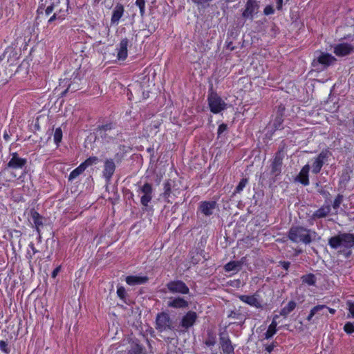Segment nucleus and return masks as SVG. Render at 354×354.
I'll return each mask as SVG.
<instances>
[{"label":"nucleus","mask_w":354,"mask_h":354,"mask_svg":"<svg viewBox=\"0 0 354 354\" xmlns=\"http://www.w3.org/2000/svg\"><path fill=\"white\" fill-rule=\"evenodd\" d=\"M346 308L349 311L347 317L354 318V301L348 300L346 301Z\"/></svg>","instance_id":"nucleus-42"},{"label":"nucleus","mask_w":354,"mask_h":354,"mask_svg":"<svg viewBox=\"0 0 354 354\" xmlns=\"http://www.w3.org/2000/svg\"><path fill=\"white\" fill-rule=\"evenodd\" d=\"M167 307L176 309H185L188 308L189 302L184 297H169L167 303Z\"/></svg>","instance_id":"nucleus-14"},{"label":"nucleus","mask_w":354,"mask_h":354,"mask_svg":"<svg viewBox=\"0 0 354 354\" xmlns=\"http://www.w3.org/2000/svg\"><path fill=\"white\" fill-rule=\"evenodd\" d=\"M192 1L196 5H203L212 1V0H192Z\"/></svg>","instance_id":"nucleus-57"},{"label":"nucleus","mask_w":354,"mask_h":354,"mask_svg":"<svg viewBox=\"0 0 354 354\" xmlns=\"http://www.w3.org/2000/svg\"><path fill=\"white\" fill-rule=\"evenodd\" d=\"M197 319V313L194 311L189 310L182 317L180 326L183 328L184 331H187L195 324Z\"/></svg>","instance_id":"nucleus-10"},{"label":"nucleus","mask_w":354,"mask_h":354,"mask_svg":"<svg viewBox=\"0 0 354 354\" xmlns=\"http://www.w3.org/2000/svg\"><path fill=\"white\" fill-rule=\"evenodd\" d=\"M317 233L301 226H292L288 232V238L294 243L310 244Z\"/></svg>","instance_id":"nucleus-1"},{"label":"nucleus","mask_w":354,"mask_h":354,"mask_svg":"<svg viewBox=\"0 0 354 354\" xmlns=\"http://www.w3.org/2000/svg\"><path fill=\"white\" fill-rule=\"evenodd\" d=\"M330 205H324L313 214L312 218L313 219L325 218L330 214Z\"/></svg>","instance_id":"nucleus-27"},{"label":"nucleus","mask_w":354,"mask_h":354,"mask_svg":"<svg viewBox=\"0 0 354 354\" xmlns=\"http://www.w3.org/2000/svg\"><path fill=\"white\" fill-rule=\"evenodd\" d=\"M27 163L26 158H20L17 152L12 153V158L7 164V167L12 169H21Z\"/></svg>","instance_id":"nucleus-17"},{"label":"nucleus","mask_w":354,"mask_h":354,"mask_svg":"<svg viewBox=\"0 0 354 354\" xmlns=\"http://www.w3.org/2000/svg\"><path fill=\"white\" fill-rule=\"evenodd\" d=\"M118 297L122 299L124 302H126L127 292L123 286H118L117 290Z\"/></svg>","instance_id":"nucleus-40"},{"label":"nucleus","mask_w":354,"mask_h":354,"mask_svg":"<svg viewBox=\"0 0 354 354\" xmlns=\"http://www.w3.org/2000/svg\"><path fill=\"white\" fill-rule=\"evenodd\" d=\"M171 183L170 180H167L164 183L163 197L167 198L171 194Z\"/></svg>","instance_id":"nucleus-37"},{"label":"nucleus","mask_w":354,"mask_h":354,"mask_svg":"<svg viewBox=\"0 0 354 354\" xmlns=\"http://www.w3.org/2000/svg\"><path fill=\"white\" fill-rule=\"evenodd\" d=\"M227 129V125L225 123H223L218 126L217 134L219 137L224 131Z\"/></svg>","instance_id":"nucleus-51"},{"label":"nucleus","mask_w":354,"mask_h":354,"mask_svg":"<svg viewBox=\"0 0 354 354\" xmlns=\"http://www.w3.org/2000/svg\"><path fill=\"white\" fill-rule=\"evenodd\" d=\"M310 170L309 165H304L299 174L295 177V181H298L304 186L309 185L308 173Z\"/></svg>","instance_id":"nucleus-19"},{"label":"nucleus","mask_w":354,"mask_h":354,"mask_svg":"<svg viewBox=\"0 0 354 354\" xmlns=\"http://www.w3.org/2000/svg\"><path fill=\"white\" fill-rule=\"evenodd\" d=\"M216 205V201H203L201 203L199 209L204 215L209 216L213 214Z\"/></svg>","instance_id":"nucleus-20"},{"label":"nucleus","mask_w":354,"mask_h":354,"mask_svg":"<svg viewBox=\"0 0 354 354\" xmlns=\"http://www.w3.org/2000/svg\"><path fill=\"white\" fill-rule=\"evenodd\" d=\"M259 296L257 293L252 295H242L239 296V298L241 301L257 308L262 309L263 306L259 300Z\"/></svg>","instance_id":"nucleus-16"},{"label":"nucleus","mask_w":354,"mask_h":354,"mask_svg":"<svg viewBox=\"0 0 354 354\" xmlns=\"http://www.w3.org/2000/svg\"><path fill=\"white\" fill-rule=\"evenodd\" d=\"M124 158V153H117L115 155V160L118 164L120 163Z\"/></svg>","instance_id":"nucleus-55"},{"label":"nucleus","mask_w":354,"mask_h":354,"mask_svg":"<svg viewBox=\"0 0 354 354\" xmlns=\"http://www.w3.org/2000/svg\"><path fill=\"white\" fill-rule=\"evenodd\" d=\"M156 328L160 332L174 330L173 322L167 313L161 312L157 314Z\"/></svg>","instance_id":"nucleus-4"},{"label":"nucleus","mask_w":354,"mask_h":354,"mask_svg":"<svg viewBox=\"0 0 354 354\" xmlns=\"http://www.w3.org/2000/svg\"><path fill=\"white\" fill-rule=\"evenodd\" d=\"M353 45L348 43H342L336 45L334 48V53L339 57H344L351 54L353 51Z\"/></svg>","instance_id":"nucleus-18"},{"label":"nucleus","mask_w":354,"mask_h":354,"mask_svg":"<svg viewBox=\"0 0 354 354\" xmlns=\"http://www.w3.org/2000/svg\"><path fill=\"white\" fill-rule=\"evenodd\" d=\"M149 278L146 276L138 277V276H128L126 277V282L130 286H135L139 284H143L148 281Z\"/></svg>","instance_id":"nucleus-26"},{"label":"nucleus","mask_w":354,"mask_h":354,"mask_svg":"<svg viewBox=\"0 0 354 354\" xmlns=\"http://www.w3.org/2000/svg\"><path fill=\"white\" fill-rule=\"evenodd\" d=\"M248 183V178H242L241 180V181L239 182V183L238 184V185L236 186L234 194L240 193L243 189V188L245 187V185H247Z\"/></svg>","instance_id":"nucleus-41"},{"label":"nucleus","mask_w":354,"mask_h":354,"mask_svg":"<svg viewBox=\"0 0 354 354\" xmlns=\"http://www.w3.org/2000/svg\"><path fill=\"white\" fill-rule=\"evenodd\" d=\"M331 156L332 153L330 150L327 149L322 150L313 160L312 172L315 174L319 173L324 162L327 161L328 158Z\"/></svg>","instance_id":"nucleus-6"},{"label":"nucleus","mask_w":354,"mask_h":354,"mask_svg":"<svg viewBox=\"0 0 354 354\" xmlns=\"http://www.w3.org/2000/svg\"><path fill=\"white\" fill-rule=\"evenodd\" d=\"M316 186L318 187L317 192L326 198H328L330 196V193L324 189V187L319 186V183H316Z\"/></svg>","instance_id":"nucleus-47"},{"label":"nucleus","mask_w":354,"mask_h":354,"mask_svg":"<svg viewBox=\"0 0 354 354\" xmlns=\"http://www.w3.org/2000/svg\"><path fill=\"white\" fill-rule=\"evenodd\" d=\"M55 19H64V18L63 17H59V15H58V13L55 12L54 14L48 19V24H51Z\"/></svg>","instance_id":"nucleus-53"},{"label":"nucleus","mask_w":354,"mask_h":354,"mask_svg":"<svg viewBox=\"0 0 354 354\" xmlns=\"http://www.w3.org/2000/svg\"><path fill=\"white\" fill-rule=\"evenodd\" d=\"M99 162V159L96 156H91L87 158L84 162L81 163L83 165L84 168L86 169L88 167L91 166L93 165H95Z\"/></svg>","instance_id":"nucleus-36"},{"label":"nucleus","mask_w":354,"mask_h":354,"mask_svg":"<svg viewBox=\"0 0 354 354\" xmlns=\"http://www.w3.org/2000/svg\"><path fill=\"white\" fill-rule=\"evenodd\" d=\"M245 260V257H243L240 261H231L224 266V270L226 272L239 271L241 270Z\"/></svg>","instance_id":"nucleus-23"},{"label":"nucleus","mask_w":354,"mask_h":354,"mask_svg":"<svg viewBox=\"0 0 354 354\" xmlns=\"http://www.w3.org/2000/svg\"><path fill=\"white\" fill-rule=\"evenodd\" d=\"M276 3H277V10H281L283 0H277Z\"/></svg>","instance_id":"nucleus-61"},{"label":"nucleus","mask_w":354,"mask_h":354,"mask_svg":"<svg viewBox=\"0 0 354 354\" xmlns=\"http://www.w3.org/2000/svg\"><path fill=\"white\" fill-rule=\"evenodd\" d=\"M279 263L286 271L288 270V269L290 268V261H281L279 262Z\"/></svg>","instance_id":"nucleus-54"},{"label":"nucleus","mask_w":354,"mask_h":354,"mask_svg":"<svg viewBox=\"0 0 354 354\" xmlns=\"http://www.w3.org/2000/svg\"><path fill=\"white\" fill-rule=\"evenodd\" d=\"M136 4L139 7L141 16L145 14V0H136Z\"/></svg>","instance_id":"nucleus-50"},{"label":"nucleus","mask_w":354,"mask_h":354,"mask_svg":"<svg viewBox=\"0 0 354 354\" xmlns=\"http://www.w3.org/2000/svg\"><path fill=\"white\" fill-rule=\"evenodd\" d=\"M328 308L326 305H317L313 307L312 309H317L315 313L316 318H319L322 315H327V313L324 312L325 309Z\"/></svg>","instance_id":"nucleus-35"},{"label":"nucleus","mask_w":354,"mask_h":354,"mask_svg":"<svg viewBox=\"0 0 354 354\" xmlns=\"http://www.w3.org/2000/svg\"><path fill=\"white\" fill-rule=\"evenodd\" d=\"M85 169L84 168L83 165L81 164L75 168L74 170H73L68 176V180H73V179L76 178L77 176H79Z\"/></svg>","instance_id":"nucleus-33"},{"label":"nucleus","mask_w":354,"mask_h":354,"mask_svg":"<svg viewBox=\"0 0 354 354\" xmlns=\"http://www.w3.org/2000/svg\"><path fill=\"white\" fill-rule=\"evenodd\" d=\"M124 13V7L122 4L118 3L113 11L111 23L117 24Z\"/></svg>","instance_id":"nucleus-28"},{"label":"nucleus","mask_w":354,"mask_h":354,"mask_svg":"<svg viewBox=\"0 0 354 354\" xmlns=\"http://www.w3.org/2000/svg\"><path fill=\"white\" fill-rule=\"evenodd\" d=\"M116 166L114 160L111 158L106 159L104 161L103 177L107 183H110L111 179L115 172Z\"/></svg>","instance_id":"nucleus-15"},{"label":"nucleus","mask_w":354,"mask_h":354,"mask_svg":"<svg viewBox=\"0 0 354 354\" xmlns=\"http://www.w3.org/2000/svg\"><path fill=\"white\" fill-rule=\"evenodd\" d=\"M139 190L143 194L140 198V203L144 207H147L153 197L152 185L149 183H146L140 187Z\"/></svg>","instance_id":"nucleus-12"},{"label":"nucleus","mask_w":354,"mask_h":354,"mask_svg":"<svg viewBox=\"0 0 354 354\" xmlns=\"http://www.w3.org/2000/svg\"><path fill=\"white\" fill-rule=\"evenodd\" d=\"M129 45V40L124 38L121 40L120 46L118 50V59L119 60H124L127 57V47Z\"/></svg>","instance_id":"nucleus-22"},{"label":"nucleus","mask_w":354,"mask_h":354,"mask_svg":"<svg viewBox=\"0 0 354 354\" xmlns=\"http://www.w3.org/2000/svg\"><path fill=\"white\" fill-rule=\"evenodd\" d=\"M277 323L275 321H272L271 324L268 326L267 331L265 333L266 339L271 338L277 332Z\"/></svg>","instance_id":"nucleus-32"},{"label":"nucleus","mask_w":354,"mask_h":354,"mask_svg":"<svg viewBox=\"0 0 354 354\" xmlns=\"http://www.w3.org/2000/svg\"><path fill=\"white\" fill-rule=\"evenodd\" d=\"M283 122V117L276 115L275 118L274 120V122H273L274 130L277 131V130L282 129H283V126H282Z\"/></svg>","instance_id":"nucleus-38"},{"label":"nucleus","mask_w":354,"mask_h":354,"mask_svg":"<svg viewBox=\"0 0 354 354\" xmlns=\"http://www.w3.org/2000/svg\"><path fill=\"white\" fill-rule=\"evenodd\" d=\"M142 351V348L139 344H135L129 351V354H140Z\"/></svg>","instance_id":"nucleus-48"},{"label":"nucleus","mask_w":354,"mask_h":354,"mask_svg":"<svg viewBox=\"0 0 354 354\" xmlns=\"http://www.w3.org/2000/svg\"><path fill=\"white\" fill-rule=\"evenodd\" d=\"M219 343L223 354H234V348L227 332L219 333Z\"/></svg>","instance_id":"nucleus-9"},{"label":"nucleus","mask_w":354,"mask_h":354,"mask_svg":"<svg viewBox=\"0 0 354 354\" xmlns=\"http://www.w3.org/2000/svg\"><path fill=\"white\" fill-rule=\"evenodd\" d=\"M226 48L230 50H234L235 49V46L233 45L232 41H227L226 42Z\"/></svg>","instance_id":"nucleus-58"},{"label":"nucleus","mask_w":354,"mask_h":354,"mask_svg":"<svg viewBox=\"0 0 354 354\" xmlns=\"http://www.w3.org/2000/svg\"><path fill=\"white\" fill-rule=\"evenodd\" d=\"M82 77L78 75L73 77L71 82L68 84V88L64 91V93L70 91L71 92L77 91L82 88L80 86L82 84Z\"/></svg>","instance_id":"nucleus-25"},{"label":"nucleus","mask_w":354,"mask_h":354,"mask_svg":"<svg viewBox=\"0 0 354 354\" xmlns=\"http://www.w3.org/2000/svg\"><path fill=\"white\" fill-rule=\"evenodd\" d=\"M115 129V124L112 122L99 126L97 131L102 138L106 140L113 139L116 133L113 132Z\"/></svg>","instance_id":"nucleus-13"},{"label":"nucleus","mask_w":354,"mask_h":354,"mask_svg":"<svg viewBox=\"0 0 354 354\" xmlns=\"http://www.w3.org/2000/svg\"><path fill=\"white\" fill-rule=\"evenodd\" d=\"M59 270H60V267H59H59H57V268H56L53 271V272H52V274H51L52 277H53V278H55V277H56V276L57 275L58 272H59Z\"/></svg>","instance_id":"nucleus-59"},{"label":"nucleus","mask_w":354,"mask_h":354,"mask_svg":"<svg viewBox=\"0 0 354 354\" xmlns=\"http://www.w3.org/2000/svg\"><path fill=\"white\" fill-rule=\"evenodd\" d=\"M328 245L333 249H337L340 246L350 249L354 246V234L351 233H342L332 236L328 239Z\"/></svg>","instance_id":"nucleus-2"},{"label":"nucleus","mask_w":354,"mask_h":354,"mask_svg":"<svg viewBox=\"0 0 354 354\" xmlns=\"http://www.w3.org/2000/svg\"><path fill=\"white\" fill-rule=\"evenodd\" d=\"M3 138L6 141H8L9 139H10V134L8 132H7L6 131H5L4 133H3Z\"/></svg>","instance_id":"nucleus-62"},{"label":"nucleus","mask_w":354,"mask_h":354,"mask_svg":"<svg viewBox=\"0 0 354 354\" xmlns=\"http://www.w3.org/2000/svg\"><path fill=\"white\" fill-rule=\"evenodd\" d=\"M207 101L209 109L213 113H218L227 108V104L213 91L212 86L209 90Z\"/></svg>","instance_id":"nucleus-3"},{"label":"nucleus","mask_w":354,"mask_h":354,"mask_svg":"<svg viewBox=\"0 0 354 354\" xmlns=\"http://www.w3.org/2000/svg\"><path fill=\"white\" fill-rule=\"evenodd\" d=\"M296 306H297V304L295 301H290L288 303L287 306H286L281 310V311L279 313V315L286 317L292 311H293L295 310Z\"/></svg>","instance_id":"nucleus-29"},{"label":"nucleus","mask_w":354,"mask_h":354,"mask_svg":"<svg viewBox=\"0 0 354 354\" xmlns=\"http://www.w3.org/2000/svg\"><path fill=\"white\" fill-rule=\"evenodd\" d=\"M285 110H286L285 106L281 104H279V106H276V108H275L276 115L283 118Z\"/></svg>","instance_id":"nucleus-46"},{"label":"nucleus","mask_w":354,"mask_h":354,"mask_svg":"<svg viewBox=\"0 0 354 354\" xmlns=\"http://www.w3.org/2000/svg\"><path fill=\"white\" fill-rule=\"evenodd\" d=\"M259 6L255 0H248L245 8L242 12V17L244 19L253 20L254 15L257 13Z\"/></svg>","instance_id":"nucleus-11"},{"label":"nucleus","mask_w":354,"mask_h":354,"mask_svg":"<svg viewBox=\"0 0 354 354\" xmlns=\"http://www.w3.org/2000/svg\"><path fill=\"white\" fill-rule=\"evenodd\" d=\"M0 349L6 354H8L10 352L8 343L3 340L0 341Z\"/></svg>","instance_id":"nucleus-49"},{"label":"nucleus","mask_w":354,"mask_h":354,"mask_svg":"<svg viewBox=\"0 0 354 354\" xmlns=\"http://www.w3.org/2000/svg\"><path fill=\"white\" fill-rule=\"evenodd\" d=\"M344 330L347 334H352L354 333V324L350 322L345 324Z\"/></svg>","instance_id":"nucleus-45"},{"label":"nucleus","mask_w":354,"mask_h":354,"mask_svg":"<svg viewBox=\"0 0 354 354\" xmlns=\"http://www.w3.org/2000/svg\"><path fill=\"white\" fill-rule=\"evenodd\" d=\"M228 317L241 320L243 318V315L239 310H232L228 315Z\"/></svg>","instance_id":"nucleus-43"},{"label":"nucleus","mask_w":354,"mask_h":354,"mask_svg":"<svg viewBox=\"0 0 354 354\" xmlns=\"http://www.w3.org/2000/svg\"><path fill=\"white\" fill-rule=\"evenodd\" d=\"M71 9L70 0H61V4L58 8H55V12L59 15V17H65L69 13V10Z\"/></svg>","instance_id":"nucleus-21"},{"label":"nucleus","mask_w":354,"mask_h":354,"mask_svg":"<svg viewBox=\"0 0 354 354\" xmlns=\"http://www.w3.org/2000/svg\"><path fill=\"white\" fill-rule=\"evenodd\" d=\"M29 247H30V248H31V250H32L33 254H35V253H37V252H38V251H37V250H36V249H35V245H34V244H33L32 243H30L29 244Z\"/></svg>","instance_id":"nucleus-63"},{"label":"nucleus","mask_w":354,"mask_h":354,"mask_svg":"<svg viewBox=\"0 0 354 354\" xmlns=\"http://www.w3.org/2000/svg\"><path fill=\"white\" fill-rule=\"evenodd\" d=\"M168 291L172 294L187 295L189 293V288L186 283L181 280L170 281L166 284Z\"/></svg>","instance_id":"nucleus-5"},{"label":"nucleus","mask_w":354,"mask_h":354,"mask_svg":"<svg viewBox=\"0 0 354 354\" xmlns=\"http://www.w3.org/2000/svg\"><path fill=\"white\" fill-rule=\"evenodd\" d=\"M216 343V335L212 330H207V338L205 341V344L208 346H213Z\"/></svg>","instance_id":"nucleus-30"},{"label":"nucleus","mask_w":354,"mask_h":354,"mask_svg":"<svg viewBox=\"0 0 354 354\" xmlns=\"http://www.w3.org/2000/svg\"><path fill=\"white\" fill-rule=\"evenodd\" d=\"M31 217L35 225V227L39 235H40V227H42L44 225L43 223V216H41L37 212H36L34 209H32L30 211Z\"/></svg>","instance_id":"nucleus-24"},{"label":"nucleus","mask_w":354,"mask_h":354,"mask_svg":"<svg viewBox=\"0 0 354 354\" xmlns=\"http://www.w3.org/2000/svg\"><path fill=\"white\" fill-rule=\"evenodd\" d=\"M61 4V0H55L52 2L50 5L47 6V8L45 10V13L46 15H49L53 12H55V8H58Z\"/></svg>","instance_id":"nucleus-34"},{"label":"nucleus","mask_w":354,"mask_h":354,"mask_svg":"<svg viewBox=\"0 0 354 354\" xmlns=\"http://www.w3.org/2000/svg\"><path fill=\"white\" fill-rule=\"evenodd\" d=\"M325 310H328L331 314H335V310L333 308H330L328 307V308L325 309Z\"/></svg>","instance_id":"nucleus-64"},{"label":"nucleus","mask_w":354,"mask_h":354,"mask_svg":"<svg viewBox=\"0 0 354 354\" xmlns=\"http://www.w3.org/2000/svg\"><path fill=\"white\" fill-rule=\"evenodd\" d=\"M336 59L328 53H322L317 60H314L313 66L318 70H322L331 65Z\"/></svg>","instance_id":"nucleus-8"},{"label":"nucleus","mask_w":354,"mask_h":354,"mask_svg":"<svg viewBox=\"0 0 354 354\" xmlns=\"http://www.w3.org/2000/svg\"><path fill=\"white\" fill-rule=\"evenodd\" d=\"M263 12L266 15H269L273 14L274 12V10L272 6L268 5L264 8Z\"/></svg>","instance_id":"nucleus-52"},{"label":"nucleus","mask_w":354,"mask_h":354,"mask_svg":"<svg viewBox=\"0 0 354 354\" xmlns=\"http://www.w3.org/2000/svg\"><path fill=\"white\" fill-rule=\"evenodd\" d=\"M274 346H275V345L274 344V343H272V344H271L270 345H268L266 346V350L268 352L270 353V352H272L273 351Z\"/></svg>","instance_id":"nucleus-60"},{"label":"nucleus","mask_w":354,"mask_h":354,"mask_svg":"<svg viewBox=\"0 0 354 354\" xmlns=\"http://www.w3.org/2000/svg\"><path fill=\"white\" fill-rule=\"evenodd\" d=\"M343 198H344L343 195H342V194H338V195L336 196V198H335V201H334V202H333V207L334 209H337V208H339V206H340V205H341V203H342V201H343Z\"/></svg>","instance_id":"nucleus-44"},{"label":"nucleus","mask_w":354,"mask_h":354,"mask_svg":"<svg viewBox=\"0 0 354 354\" xmlns=\"http://www.w3.org/2000/svg\"><path fill=\"white\" fill-rule=\"evenodd\" d=\"M317 309H311L309 315H308L306 319L308 322H311L313 320V317L315 316V313Z\"/></svg>","instance_id":"nucleus-56"},{"label":"nucleus","mask_w":354,"mask_h":354,"mask_svg":"<svg viewBox=\"0 0 354 354\" xmlns=\"http://www.w3.org/2000/svg\"><path fill=\"white\" fill-rule=\"evenodd\" d=\"M54 142L57 145L59 144L62 139V131L61 128H57L53 135Z\"/></svg>","instance_id":"nucleus-39"},{"label":"nucleus","mask_w":354,"mask_h":354,"mask_svg":"<svg viewBox=\"0 0 354 354\" xmlns=\"http://www.w3.org/2000/svg\"><path fill=\"white\" fill-rule=\"evenodd\" d=\"M301 279L304 283H306L308 286H314L316 283V277L314 274L312 273L303 275L301 277Z\"/></svg>","instance_id":"nucleus-31"},{"label":"nucleus","mask_w":354,"mask_h":354,"mask_svg":"<svg viewBox=\"0 0 354 354\" xmlns=\"http://www.w3.org/2000/svg\"><path fill=\"white\" fill-rule=\"evenodd\" d=\"M284 158V155L282 153V150H279L270 165V174L274 177L277 178L281 173V168L283 165V159Z\"/></svg>","instance_id":"nucleus-7"}]
</instances>
